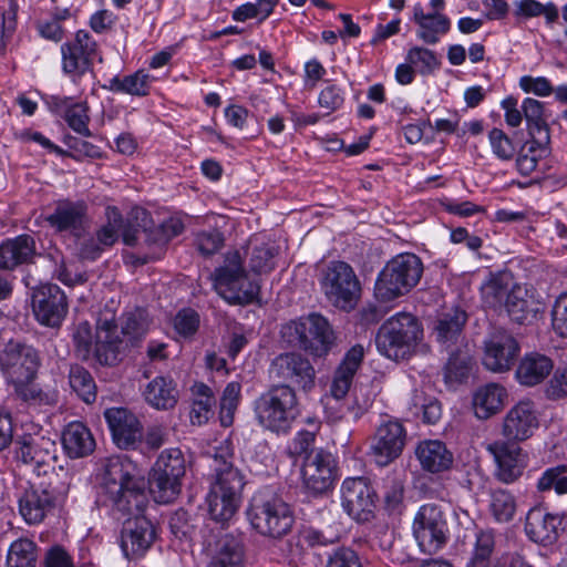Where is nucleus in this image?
Here are the masks:
<instances>
[{
    "instance_id": "obj_1",
    "label": "nucleus",
    "mask_w": 567,
    "mask_h": 567,
    "mask_svg": "<svg viewBox=\"0 0 567 567\" xmlns=\"http://www.w3.org/2000/svg\"><path fill=\"white\" fill-rule=\"evenodd\" d=\"M134 470L132 462L125 457H109L101 484L105 502L112 511L133 517L126 520L121 532V548L128 559L144 556L156 538L153 523L142 515L148 498L144 482L136 477Z\"/></svg>"
},
{
    "instance_id": "obj_2",
    "label": "nucleus",
    "mask_w": 567,
    "mask_h": 567,
    "mask_svg": "<svg viewBox=\"0 0 567 567\" xmlns=\"http://www.w3.org/2000/svg\"><path fill=\"white\" fill-rule=\"evenodd\" d=\"M40 367L38 349L20 340L10 339L0 351V370L14 400L33 405L54 402L37 383Z\"/></svg>"
},
{
    "instance_id": "obj_3",
    "label": "nucleus",
    "mask_w": 567,
    "mask_h": 567,
    "mask_svg": "<svg viewBox=\"0 0 567 567\" xmlns=\"http://www.w3.org/2000/svg\"><path fill=\"white\" fill-rule=\"evenodd\" d=\"M234 451L229 441L216 447L214 454V480L206 496L209 517L226 526L239 509L246 484L241 472L233 464Z\"/></svg>"
},
{
    "instance_id": "obj_4",
    "label": "nucleus",
    "mask_w": 567,
    "mask_h": 567,
    "mask_svg": "<svg viewBox=\"0 0 567 567\" xmlns=\"http://www.w3.org/2000/svg\"><path fill=\"white\" fill-rule=\"evenodd\" d=\"M247 518L257 533L270 538L284 537L295 523L290 506L269 487L254 494L247 509Z\"/></svg>"
},
{
    "instance_id": "obj_5",
    "label": "nucleus",
    "mask_w": 567,
    "mask_h": 567,
    "mask_svg": "<svg viewBox=\"0 0 567 567\" xmlns=\"http://www.w3.org/2000/svg\"><path fill=\"white\" fill-rule=\"evenodd\" d=\"M257 422L277 434H287L300 415L296 390L289 385H271L254 402Z\"/></svg>"
},
{
    "instance_id": "obj_6",
    "label": "nucleus",
    "mask_w": 567,
    "mask_h": 567,
    "mask_svg": "<svg viewBox=\"0 0 567 567\" xmlns=\"http://www.w3.org/2000/svg\"><path fill=\"white\" fill-rule=\"evenodd\" d=\"M422 337L423 329L417 318L411 313L400 312L382 323L375 343L382 355L400 361L412 355Z\"/></svg>"
},
{
    "instance_id": "obj_7",
    "label": "nucleus",
    "mask_w": 567,
    "mask_h": 567,
    "mask_svg": "<svg viewBox=\"0 0 567 567\" xmlns=\"http://www.w3.org/2000/svg\"><path fill=\"white\" fill-rule=\"evenodd\" d=\"M423 262L415 254L404 252L389 260L378 275L374 295L389 302L410 292L421 280Z\"/></svg>"
},
{
    "instance_id": "obj_8",
    "label": "nucleus",
    "mask_w": 567,
    "mask_h": 567,
    "mask_svg": "<svg viewBox=\"0 0 567 567\" xmlns=\"http://www.w3.org/2000/svg\"><path fill=\"white\" fill-rule=\"evenodd\" d=\"M280 333L288 346L319 358L329 353L336 340L329 321L319 313H311L284 324Z\"/></svg>"
},
{
    "instance_id": "obj_9",
    "label": "nucleus",
    "mask_w": 567,
    "mask_h": 567,
    "mask_svg": "<svg viewBox=\"0 0 567 567\" xmlns=\"http://www.w3.org/2000/svg\"><path fill=\"white\" fill-rule=\"evenodd\" d=\"M212 278L217 293L229 303L249 305L258 298L260 285L248 276L238 251L228 252Z\"/></svg>"
},
{
    "instance_id": "obj_10",
    "label": "nucleus",
    "mask_w": 567,
    "mask_h": 567,
    "mask_svg": "<svg viewBox=\"0 0 567 567\" xmlns=\"http://www.w3.org/2000/svg\"><path fill=\"white\" fill-rule=\"evenodd\" d=\"M16 457L43 480L68 481L70 473L58 464L55 441L39 435L27 434L16 442Z\"/></svg>"
},
{
    "instance_id": "obj_11",
    "label": "nucleus",
    "mask_w": 567,
    "mask_h": 567,
    "mask_svg": "<svg viewBox=\"0 0 567 567\" xmlns=\"http://www.w3.org/2000/svg\"><path fill=\"white\" fill-rule=\"evenodd\" d=\"M186 474V460L179 449L162 451L153 465L148 485L150 493L158 504L174 502L182 491V481Z\"/></svg>"
},
{
    "instance_id": "obj_12",
    "label": "nucleus",
    "mask_w": 567,
    "mask_h": 567,
    "mask_svg": "<svg viewBox=\"0 0 567 567\" xmlns=\"http://www.w3.org/2000/svg\"><path fill=\"white\" fill-rule=\"evenodd\" d=\"M69 491L64 480H42L23 488L18 497L19 514L28 525H38L52 514Z\"/></svg>"
},
{
    "instance_id": "obj_13",
    "label": "nucleus",
    "mask_w": 567,
    "mask_h": 567,
    "mask_svg": "<svg viewBox=\"0 0 567 567\" xmlns=\"http://www.w3.org/2000/svg\"><path fill=\"white\" fill-rule=\"evenodd\" d=\"M327 300L336 308L351 311L361 297V284L353 268L346 261L332 260L321 271L319 279Z\"/></svg>"
},
{
    "instance_id": "obj_14",
    "label": "nucleus",
    "mask_w": 567,
    "mask_h": 567,
    "mask_svg": "<svg viewBox=\"0 0 567 567\" xmlns=\"http://www.w3.org/2000/svg\"><path fill=\"white\" fill-rule=\"evenodd\" d=\"M447 522L441 506L422 505L413 519V536L422 551L435 554L447 542Z\"/></svg>"
},
{
    "instance_id": "obj_15",
    "label": "nucleus",
    "mask_w": 567,
    "mask_h": 567,
    "mask_svg": "<svg viewBox=\"0 0 567 567\" xmlns=\"http://www.w3.org/2000/svg\"><path fill=\"white\" fill-rule=\"evenodd\" d=\"M269 372L282 382L280 385H289L306 393L316 386V369L310 360L299 352L278 354L271 361Z\"/></svg>"
},
{
    "instance_id": "obj_16",
    "label": "nucleus",
    "mask_w": 567,
    "mask_h": 567,
    "mask_svg": "<svg viewBox=\"0 0 567 567\" xmlns=\"http://www.w3.org/2000/svg\"><path fill=\"white\" fill-rule=\"evenodd\" d=\"M62 70L81 78L92 70L95 59L102 61L99 44L92 34L86 30L76 31L74 38L61 45Z\"/></svg>"
},
{
    "instance_id": "obj_17",
    "label": "nucleus",
    "mask_w": 567,
    "mask_h": 567,
    "mask_svg": "<svg viewBox=\"0 0 567 567\" xmlns=\"http://www.w3.org/2000/svg\"><path fill=\"white\" fill-rule=\"evenodd\" d=\"M377 494L367 477H348L341 485V505L344 512L359 523L374 516Z\"/></svg>"
},
{
    "instance_id": "obj_18",
    "label": "nucleus",
    "mask_w": 567,
    "mask_h": 567,
    "mask_svg": "<svg viewBox=\"0 0 567 567\" xmlns=\"http://www.w3.org/2000/svg\"><path fill=\"white\" fill-rule=\"evenodd\" d=\"M69 310L64 291L54 284H44L32 292V311L42 326L60 328Z\"/></svg>"
},
{
    "instance_id": "obj_19",
    "label": "nucleus",
    "mask_w": 567,
    "mask_h": 567,
    "mask_svg": "<svg viewBox=\"0 0 567 567\" xmlns=\"http://www.w3.org/2000/svg\"><path fill=\"white\" fill-rule=\"evenodd\" d=\"M484 344L483 364L493 372L509 371L520 352L517 339L504 328H494Z\"/></svg>"
},
{
    "instance_id": "obj_20",
    "label": "nucleus",
    "mask_w": 567,
    "mask_h": 567,
    "mask_svg": "<svg viewBox=\"0 0 567 567\" xmlns=\"http://www.w3.org/2000/svg\"><path fill=\"white\" fill-rule=\"evenodd\" d=\"M301 474L308 491L315 495L323 494L337 478V462L330 452L319 449L305 457Z\"/></svg>"
},
{
    "instance_id": "obj_21",
    "label": "nucleus",
    "mask_w": 567,
    "mask_h": 567,
    "mask_svg": "<svg viewBox=\"0 0 567 567\" xmlns=\"http://www.w3.org/2000/svg\"><path fill=\"white\" fill-rule=\"evenodd\" d=\"M406 442V431L399 421L382 423L370 445V455L379 466H386L403 452Z\"/></svg>"
},
{
    "instance_id": "obj_22",
    "label": "nucleus",
    "mask_w": 567,
    "mask_h": 567,
    "mask_svg": "<svg viewBox=\"0 0 567 567\" xmlns=\"http://www.w3.org/2000/svg\"><path fill=\"white\" fill-rule=\"evenodd\" d=\"M496 463L495 477L505 484L517 481L526 466V456L514 442L495 441L486 446Z\"/></svg>"
},
{
    "instance_id": "obj_23",
    "label": "nucleus",
    "mask_w": 567,
    "mask_h": 567,
    "mask_svg": "<svg viewBox=\"0 0 567 567\" xmlns=\"http://www.w3.org/2000/svg\"><path fill=\"white\" fill-rule=\"evenodd\" d=\"M125 348L117 324L113 319L100 318L96 323L94 354L101 365L113 367L122 359Z\"/></svg>"
},
{
    "instance_id": "obj_24",
    "label": "nucleus",
    "mask_w": 567,
    "mask_h": 567,
    "mask_svg": "<svg viewBox=\"0 0 567 567\" xmlns=\"http://www.w3.org/2000/svg\"><path fill=\"white\" fill-rule=\"evenodd\" d=\"M105 421L114 443L124 450L132 449L142 439V424L137 416L125 408H111L104 412Z\"/></svg>"
},
{
    "instance_id": "obj_25",
    "label": "nucleus",
    "mask_w": 567,
    "mask_h": 567,
    "mask_svg": "<svg viewBox=\"0 0 567 567\" xmlns=\"http://www.w3.org/2000/svg\"><path fill=\"white\" fill-rule=\"evenodd\" d=\"M538 416L534 402L519 401L506 413L503 420V435L508 442H519L529 439L538 427Z\"/></svg>"
},
{
    "instance_id": "obj_26",
    "label": "nucleus",
    "mask_w": 567,
    "mask_h": 567,
    "mask_svg": "<svg viewBox=\"0 0 567 567\" xmlns=\"http://www.w3.org/2000/svg\"><path fill=\"white\" fill-rule=\"evenodd\" d=\"M87 217V204L84 200L61 199L45 220L56 231H69L79 236L84 229Z\"/></svg>"
},
{
    "instance_id": "obj_27",
    "label": "nucleus",
    "mask_w": 567,
    "mask_h": 567,
    "mask_svg": "<svg viewBox=\"0 0 567 567\" xmlns=\"http://www.w3.org/2000/svg\"><path fill=\"white\" fill-rule=\"evenodd\" d=\"M561 523L558 515L543 507H533L526 515L525 533L532 542L548 546L557 540Z\"/></svg>"
},
{
    "instance_id": "obj_28",
    "label": "nucleus",
    "mask_w": 567,
    "mask_h": 567,
    "mask_svg": "<svg viewBox=\"0 0 567 567\" xmlns=\"http://www.w3.org/2000/svg\"><path fill=\"white\" fill-rule=\"evenodd\" d=\"M415 456L424 472L439 474L452 467L454 457L446 444L440 440H424L417 443Z\"/></svg>"
},
{
    "instance_id": "obj_29",
    "label": "nucleus",
    "mask_w": 567,
    "mask_h": 567,
    "mask_svg": "<svg viewBox=\"0 0 567 567\" xmlns=\"http://www.w3.org/2000/svg\"><path fill=\"white\" fill-rule=\"evenodd\" d=\"M37 255L35 240L28 234L19 235L0 244V269L13 270L30 264Z\"/></svg>"
},
{
    "instance_id": "obj_30",
    "label": "nucleus",
    "mask_w": 567,
    "mask_h": 567,
    "mask_svg": "<svg viewBox=\"0 0 567 567\" xmlns=\"http://www.w3.org/2000/svg\"><path fill=\"white\" fill-rule=\"evenodd\" d=\"M527 122L528 134L530 135L529 152L537 148L546 152L550 142L549 127L544 118V105L538 100L527 97L522 105Z\"/></svg>"
},
{
    "instance_id": "obj_31",
    "label": "nucleus",
    "mask_w": 567,
    "mask_h": 567,
    "mask_svg": "<svg viewBox=\"0 0 567 567\" xmlns=\"http://www.w3.org/2000/svg\"><path fill=\"white\" fill-rule=\"evenodd\" d=\"M363 357L364 348L361 344H355L346 353L343 360L337 368L330 386L331 396L337 403L349 392Z\"/></svg>"
},
{
    "instance_id": "obj_32",
    "label": "nucleus",
    "mask_w": 567,
    "mask_h": 567,
    "mask_svg": "<svg viewBox=\"0 0 567 567\" xmlns=\"http://www.w3.org/2000/svg\"><path fill=\"white\" fill-rule=\"evenodd\" d=\"M554 369V361L539 352L526 353L515 371L516 380L525 386H535L544 382Z\"/></svg>"
},
{
    "instance_id": "obj_33",
    "label": "nucleus",
    "mask_w": 567,
    "mask_h": 567,
    "mask_svg": "<svg viewBox=\"0 0 567 567\" xmlns=\"http://www.w3.org/2000/svg\"><path fill=\"white\" fill-rule=\"evenodd\" d=\"M62 445L70 458H82L95 450V440L82 422H71L62 432Z\"/></svg>"
},
{
    "instance_id": "obj_34",
    "label": "nucleus",
    "mask_w": 567,
    "mask_h": 567,
    "mask_svg": "<svg viewBox=\"0 0 567 567\" xmlns=\"http://www.w3.org/2000/svg\"><path fill=\"white\" fill-rule=\"evenodd\" d=\"M507 396L506 389L496 383L481 386L474 394V414L480 420H487L497 414L504 406Z\"/></svg>"
},
{
    "instance_id": "obj_35",
    "label": "nucleus",
    "mask_w": 567,
    "mask_h": 567,
    "mask_svg": "<svg viewBox=\"0 0 567 567\" xmlns=\"http://www.w3.org/2000/svg\"><path fill=\"white\" fill-rule=\"evenodd\" d=\"M513 286L512 276L508 272L491 274L481 286L483 303L494 310L503 309Z\"/></svg>"
},
{
    "instance_id": "obj_36",
    "label": "nucleus",
    "mask_w": 567,
    "mask_h": 567,
    "mask_svg": "<svg viewBox=\"0 0 567 567\" xmlns=\"http://www.w3.org/2000/svg\"><path fill=\"white\" fill-rule=\"evenodd\" d=\"M466 321L467 315L460 308L442 313L434 326L436 340L446 347L457 343Z\"/></svg>"
},
{
    "instance_id": "obj_37",
    "label": "nucleus",
    "mask_w": 567,
    "mask_h": 567,
    "mask_svg": "<svg viewBox=\"0 0 567 567\" xmlns=\"http://www.w3.org/2000/svg\"><path fill=\"white\" fill-rule=\"evenodd\" d=\"M208 567H244V546L238 537L226 534L216 543Z\"/></svg>"
},
{
    "instance_id": "obj_38",
    "label": "nucleus",
    "mask_w": 567,
    "mask_h": 567,
    "mask_svg": "<svg viewBox=\"0 0 567 567\" xmlns=\"http://www.w3.org/2000/svg\"><path fill=\"white\" fill-rule=\"evenodd\" d=\"M414 20L419 25L417 37L425 43L435 44L440 40V34H445L450 30V19L440 13H424L422 8L415 7Z\"/></svg>"
},
{
    "instance_id": "obj_39",
    "label": "nucleus",
    "mask_w": 567,
    "mask_h": 567,
    "mask_svg": "<svg viewBox=\"0 0 567 567\" xmlns=\"http://www.w3.org/2000/svg\"><path fill=\"white\" fill-rule=\"evenodd\" d=\"M145 400L157 410H168L176 405L178 391L174 381L165 377H156L144 392Z\"/></svg>"
},
{
    "instance_id": "obj_40",
    "label": "nucleus",
    "mask_w": 567,
    "mask_h": 567,
    "mask_svg": "<svg viewBox=\"0 0 567 567\" xmlns=\"http://www.w3.org/2000/svg\"><path fill=\"white\" fill-rule=\"evenodd\" d=\"M496 547V534L493 529H478L466 567H495L493 554Z\"/></svg>"
},
{
    "instance_id": "obj_41",
    "label": "nucleus",
    "mask_w": 567,
    "mask_h": 567,
    "mask_svg": "<svg viewBox=\"0 0 567 567\" xmlns=\"http://www.w3.org/2000/svg\"><path fill=\"white\" fill-rule=\"evenodd\" d=\"M190 391L194 396L189 412L190 422L194 425H202L214 414L213 406L216 404V399L213 390L203 382L194 383Z\"/></svg>"
},
{
    "instance_id": "obj_42",
    "label": "nucleus",
    "mask_w": 567,
    "mask_h": 567,
    "mask_svg": "<svg viewBox=\"0 0 567 567\" xmlns=\"http://www.w3.org/2000/svg\"><path fill=\"white\" fill-rule=\"evenodd\" d=\"M513 14L517 20H528L543 16L548 25L556 23L559 18L558 8L554 2L542 3L537 0H516Z\"/></svg>"
},
{
    "instance_id": "obj_43",
    "label": "nucleus",
    "mask_w": 567,
    "mask_h": 567,
    "mask_svg": "<svg viewBox=\"0 0 567 567\" xmlns=\"http://www.w3.org/2000/svg\"><path fill=\"white\" fill-rule=\"evenodd\" d=\"M39 557L38 545L25 537L11 543L7 554V567H37Z\"/></svg>"
},
{
    "instance_id": "obj_44",
    "label": "nucleus",
    "mask_w": 567,
    "mask_h": 567,
    "mask_svg": "<svg viewBox=\"0 0 567 567\" xmlns=\"http://www.w3.org/2000/svg\"><path fill=\"white\" fill-rule=\"evenodd\" d=\"M472 369V357L465 350L457 349L452 352L443 369L444 381L449 385L464 382Z\"/></svg>"
},
{
    "instance_id": "obj_45",
    "label": "nucleus",
    "mask_w": 567,
    "mask_h": 567,
    "mask_svg": "<svg viewBox=\"0 0 567 567\" xmlns=\"http://www.w3.org/2000/svg\"><path fill=\"white\" fill-rule=\"evenodd\" d=\"M69 383L78 396L90 404L96 400V384L91 373L80 364H71Z\"/></svg>"
},
{
    "instance_id": "obj_46",
    "label": "nucleus",
    "mask_w": 567,
    "mask_h": 567,
    "mask_svg": "<svg viewBox=\"0 0 567 567\" xmlns=\"http://www.w3.org/2000/svg\"><path fill=\"white\" fill-rule=\"evenodd\" d=\"M503 308L509 318L518 323H524L529 317H534V309L527 299V290L518 285L512 287Z\"/></svg>"
},
{
    "instance_id": "obj_47",
    "label": "nucleus",
    "mask_w": 567,
    "mask_h": 567,
    "mask_svg": "<svg viewBox=\"0 0 567 567\" xmlns=\"http://www.w3.org/2000/svg\"><path fill=\"white\" fill-rule=\"evenodd\" d=\"M69 99H59L58 107L64 110V120L68 125L76 133L83 136H91L92 133L87 126L90 117L87 115V106L85 103L69 104Z\"/></svg>"
},
{
    "instance_id": "obj_48",
    "label": "nucleus",
    "mask_w": 567,
    "mask_h": 567,
    "mask_svg": "<svg viewBox=\"0 0 567 567\" xmlns=\"http://www.w3.org/2000/svg\"><path fill=\"white\" fill-rule=\"evenodd\" d=\"M489 511L495 520L507 523L513 519L516 512V501L514 496L502 488L491 491Z\"/></svg>"
},
{
    "instance_id": "obj_49",
    "label": "nucleus",
    "mask_w": 567,
    "mask_h": 567,
    "mask_svg": "<svg viewBox=\"0 0 567 567\" xmlns=\"http://www.w3.org/2000/svg\"><path fill=\"white\" fill-rule=\"evenodd\" d=\"M241 398V385L239 382H229L220 398V422L223 426L233 424L234 414Z\"/></svg>"
},
{
    "instance_id": "obj_50",
    "label": "nucleus",
    "mask_w": 567,
    "mask_h": 567,
    "mask_svg": "<svg viewBox=\"0 0 567 567\" xmlns=\"http://www.w3.org/2000/svg\"><path fill=\"white\" fill-rule=\"evenodd\" d=\"M539 492L554 489L557 494H567V466L557 465L547 468L537 482Z\"/></svg>"
},
{
    "instance_id": "obj_51",
    "label": "nucleus",
    "mask_w": 567,
    "mask_h": 567,
    "mask_svg": "<svg viewBox=\"0 0 567 567\" xmlns=\"http://www.w3.org/2000/svg\"><path fill=\"white\" fill-rule=\"evenodd\" d=\"M406 62L412 64L422 75L432 74L441 64L433 51L421 47H414L409 50Z\"/></svg>"
},
{
    "instance_id": "obj_52",
    "label": "nucleus",
    "mask_w": 567,
    "mask_h": 567,
    "mask_svg": "<svg viewBox=\"0 0 567 567\" xmlns=\"http://www.w3.org/2000/svg\"><path fill=\"white\" fill-rule=\"evenodd\" d=\"M74 343V351L79 359L86 361L94 354L92 328L87 321L80 322L72 336Z\"/></svg>"
},
{
    "instance_id": "obj_53",
    "label": "nucleus",
    "mask_w": 567,
    "mask_h": 567,
    "mask_svg": "<svg viewBox=\"0 0 567 567\" xmlns=\"http://www.w3.org/2000/svg\"><path fill=\"white\" fill-rule=\"evenodd\" d=\"M275 247L267 245L255 246L249 255V268L255 274H266L275 268Z\"/></svg>"
},
{
    "instance_id": "obj_54",
    "label": "nucleus",
    "mask_w": 567,
    "mask_h": 567,
    "mask_svg": "<svg viewBox=\"0 0 567 567\" xmlns=\"http://www.w3.org/2000/svg\"><path fill=\"white\" fill-rule=\"evenodd\" d=\"M488 141L493 154L501 161H512L516 148L512 138L501 128L494 127L488 132Z\"/></svg>"
},
{
    "instance_id": "obj_55",
    "label": "nucleus",
    "mask_w": 567,
    "mask_h": 567,
    "mask_svg": "<svg viewBox=\"0 0 567 567\" xmlns=\"http://www.w3.org/2000/svg\"><path fill=\"white\" fill-rule=\"evenodd\" d=\"M147 328L148 320L146 311L137 308L124 315L120 333L135 340L141 338L146 332Z\"/></svg>"
},
{
    "instance_id": "obj_56",
    "label": "nucleus",
    "mask_w": 567,
    "mask_h": 567,
    "mask_svg": "<svg viewBox=\"0 0 567 567\" xmlns=\"http://www.w3.org/2000/svg\"><path fill=\"white\" fill-rule=\"evenodd\" d=\"M415 410L422 411V420L426 424H436L442 416L441 402L435 398H426L422 392H415L412 398Z\"/></svg>"
},
{
    "instance_id": "obj_57",
    "label": "nucleus",
    "mask_w": 567,
    "mask_h": 567,
    "mask_svg": "<svg viewBox=\"0 0 567 567\" xmlns=\"http://www.w3.org/2000/svg\"><path fill=\"white\" fill-rule=\"evenodd\" d=\"M224 236L218 229L202 230L195 236V245L204 256L217 252L224 245Z\"/></svg>"
},
{
    "instance_id": "obj_58",
    "label": "nucleus",
    "mask_w": 567,
    "mask_h": 567,
    "mask_svg": "<svg viewBox=\"0 0 567 567\" xmlns=\"http://www.w3.org/2000/svg\"><path fill=\"white\" fill-rule=\"evenodd\" d=\"M199 327L198 313L190 309L184 308L177 312L174 318V328L176 332L182 337H192L196 333Z\"/></svg>"
},
{
    "instance_id": "obj_59",
    "label": "nucleus",
    "mask_w": 567,
    "mask_h": 567,
    "mask_svg": "<svg viewBox=\"0 0 567 567\" xmlns=\"http://www.w3.org/2000/svg\"><path fill=\"white\" fill-rule=\"evenodd\" d=\"M327 567H363L359 554L350 547H339L329 556Z\"/></svg>"
},
{
    "instance_id": "obj_60",
    "label": "nucleus",
    "mask_w": 567,
    "mask_h": 567,
    "mask_svg": "<svg viewBox=\"0 0 567 567\" xmlns=\"http://www.w3.org/2000/svg\"><path fill=\"white\" fill-rule=\"evenodd\" d=\"M315 441V432H310L307 430L299 431L289 445L290 455L303 456L305 458L310 453H315L317 451L313 450Z\"/></svg>"
},
{
    "instance_id": "obj_61",
    "label": "nucleus",
    "mask_w": 567,
    "mask_h": 567,
    "mask_svg": "<svg viewBox=\"0 0 567 567\" xmlns=\"http://www.w3.org/2000/svg\"><path fill=\"white\" fill-rule=\"evenodd\" d=\"M319 105L328 113L339 110L344 103L343 92L340 86L329 83L319 94Z\"/></svg>"
},
{
    "instance_id": "obj_62",
    "label": "nucleus",
    "mask_w": 567,
    "mask_h": 567,
    "mask_svg": "<svg viewBox=\"0 0 567 567\" xmlns=\"http://www.w3.org/2000/svg\"><path fill=\"white\" fill-rule=\"evenodd\" d=\"M549 400H560L567 396V367L555 370L545 389Z\"/></svg>"
},
{
    "instance_id": "obj_63",
    "label": "nucleus",
    "mask_w": 567,
    "mask_h": 567,
    "mask_svg": "<svg viewBox=\"0 0 567 567\" xmlns=\"http://www.w3.org/2000/svg\"><path fill=\"white\" fill-rule=\"evenodd\" d=\"M384 503L389 511L396 509L404 498V483L399 477H388L384 486Z\"/></svg>"
},
{
    "instance_id": "obj_64",
    "label": "nucleus",
    "mask_w": 567,
    "mask_h": 567,
    "mask_svg": "<svg viewBox=\"0 0 567 567\" xmlns=\"http://www.w3.org/2000/svg\"><path fill=\"white\" fill-rule=\"evenodd\" d=\"M43 567H75V565L73 557L64 547L54 545L47 550Z\"/></svg>"
}]
</instances>
